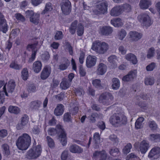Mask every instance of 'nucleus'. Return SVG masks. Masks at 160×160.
Listing matches in <instances>:
<instances>
[{"label":"nucleus","instance_id":"f257e3e1","mask_svg":"<svg viewBox=\"0 0 160 160\" xmlns=\"http://www.w3.org/2000/svg\"><path fill=\"white\" fill-rule=\"evenodd\" d=\"M31 142V138L27 133H23L20 136L16 142V145L20 150H25L29 147Z\"/></svg>","mask_w":160,"mask_h":160},{"label":"nucleus","instance_id":"f03ea898","mask_svg":"<svg viewBox=\"0 0 160 160\" xmlns=\"http://www.w3.org/2000/svg\"><path fill=\"white\" fill-rule=\"evenodd\" d=\"M109 121L113 126L118 127L126 124L127 122V118L123 114L116 113L110 117Z\"/></svg>","mask_w":160,"mask_h":160},{"label":"nucleus","instance_id":"7ed1b4c3","mask_svg":"<svg viewBox=\"0 0 160 160\" xmlns=\"http://www.w3.org/2000/svg\"><path fill=\"white\" fill-rule=\"evenodd\" d=\"M109 48L108 45L104 42L96 41L93 42L92 49L97 53L100 54L105 53Z\"/></svg>","mask_w":160,"mask_h":160},{"label":"nucleus","instance_id":"20e7f679","mask_svg":"<svg viewBox=\"0 0 160 160\" xmlns=\"http://www.w3.org/2000/svg\"><path fill=\"white\" fill-rule=\"evenodd\" d=\"M42 151V149L40 145L33 146L28 151L27 157L29 159L36 158L41 155Z\"/></svg>","mask_w":160,"mask_h":160},{"label":"nucleus","instance_id":"39448f33","mask_svg":"<svg viewBox=\"0 0 160 160\" xmlns=\"http://www.w3.org/2000/svg\"><path fill=\"white\" fill-rule=\"evenodd\" d=\"M138 20L141 24L146 27H149L152 23L150 17L147 14L142 13L139 15L137 17Z\"/></svg>","mask_w":160,"mask_h":160},{"label":"nucleus","instance_id":"423d86ee","mask_svg":"<svg viewBox=\"0 0 160 160\" xmlns=\"http://www.w3.org/2000/svg\"><path fill=\"white\" fill-rule=\"evenodd\" d=\"M113 98L111 94L108 92H105L102 93L100 96L99 101L100 103L108 105L112 103Z\"/></svg>","mask_w":160,"mask_h":160},{"label":"nucleus","instance_id":"0eeeda50","mask_svg":"<svg viewBox=\"0 0 160 160\" xmlns=\"http://www.w3.org/2000/svg\"><path fill=\"white\" fill-rule=\"evenodd\" d=\"M108 4L105 1H103L100 3L96 5V9L93 11L96 14H104L107 11Z\"/></svg>","mask_w":160,"mask_h":160},{"label":"nucleus","instance_id":"6e6552de","mask_svg":"<svg viewBox=\"0 0 160 160\" xmlns=\"http://www.w3.org/2000/svg\"><path fill=\"white\" fill-rule=\"evenodd\" d=\"M57 128L60 133L59 135V139L60 143L63 146H66L67 144L66 134L62 126L60 125H58Z\"/></svg>","mask_w":160,"mask_h":160},{"label":"nucleus","instance_id":"1a4fd4ad","mask_svg":"<svg viewBox=\"0 0 160 160\" xmlns=\"http://www.w3.org/2000/svg\"><path fill=\"white\" fill-rule=\"evenodd\" d=\"M15 87V83L12 80L10 81L7 84H6L3 86V89L6 96H9V95L8 94V92L11 93L13 91Z\"/></svg>","mask_w":160,"mask_h":160},{"label":"nucleus","instance_id":"9d476101","mask_svg":"<svg viewBox=\"0 0 160 160\" xmlns=\"http://www.w3.org/2000/svg\"><path fill=\"white\" fill-rule=\"evenodd\" d=\"M160 156V148L159 147H155L152 148L150 151L148 157L152 160H154L159 158Z\"/></svg>","mask_w":160,"mask_h":160},{"label":"nucleus","instance_id":"9b49d317","mask_svg":"<svg viewBox=\"0 0 160 160\" xmlns=\"http://www.w3.org/2000/svg\"><path fill=\"white\" fill-rule=\"evenodd\" d=\"M128 35L131 42H136L142 38V34L136 31H132L129 32Z\"/></svg>","mask_w":160,"mask_h":160},{"label":"nucleus","instance_id":"f8f14e48","mask_svg":"<svg viewBox=\"0 0 160 160\" xmlns=\"http://www.w3.org/2000/svg\"><path fill=\"white\" fill-rule=\"evenodd\" d=\"M61 8L63 14L66 15L69 14L71 10V3L68 0H66L62 3Z\"/></svg>","mask_w":160,"mask_h":160},{"label":"nucleus","instance_id":"ddd939ff","mask_svg":"<svg viewBox=\"0 0 160 160\" xmlns=\"http://www.w3.org/2000/svg\"><path fill=\"white\" fill-rule=\"evenodd\" d=\"M107 155L104 150L96 151L93 153V158L96 160H105Z\"/></svg>","mask_w":160,"mask_h":160},{"label":"nucleus","instance_id":"4468645a","mask_svg":"<svg viewBox=\"0 0 160 160\" xmlns=\"http://www.w3.org/2000/svg\"><path fill=\"white\" fill-rule=\"evenodd\" d=\"M107 69L106 65L103 63L100 62L97 66L96 72L98 75H102L106 72Z\"/></svg>","mask_w":160,"mask_h":160},{"label":"nucleus","instance_id":"2eb2a0df","mask_svg":"<svg viewBox=\"0 0 160 160\" xmlns=\"http://www.w3.org/2000/svg\"><path fill=\"white\" fill-rule=\"evenodd\" d=\"M97 57L95 56L89 55L87 57L86 65L87 67L90 68L94 66L96 63Z\"/></svg>","mask_w":160,"mask_h":160},{"label":"nucleus","instance_id":"dca6fc26","mask_svg":"<svg viewBox=\"0 0 160 160\" xmlns=\"http://www.w3.org/2000/svg\"><path fill=\"white\" fill-rule=\"evenodd\" d=\"M137 71L136 70L130 72L128 74L124 76L122 79L123 81L129 82L132 81L136 76Z\"/></svg>","mask_w":160,"mask_h":160},{"label":"nucleus","instance_id":"f3484780","mask_svg":"<svg viewBox=\"0 0 160 160\" xmlns=\"http://www.w3.org/2000/svg\"><path fill=\"white\" fill-rule=\"evenodd\" d=\"M150 147L149 142L145 141L143 140L140 144L139 149L142 153H145L148 150Z\"/></svg>","mask_w":160,"mask_h":160},{"label":"nucleus","instance_id":"a211bd4d","mask_svg":"<svg viewBox=\"0 0 160 160\" xmlns=\"http://www.w3.org/2000/svg\"><path fill=\"white\" fill-rule=\"evenodd\" d=\"M69 61L66 58H62L59 65L58 68L61 70L66 69L70 64Z\"/></svg>","mask_w":160,"mask_h":160},{"label":"nucleus","instance_id":"6ab92c4d","mask_svg":"<svg viewBox=\"0 0 160 160\" xmlns=\"http://www.w3.org/2000/svg\"><path fill=\"white\" fill-rule=\"evenodd\" d=\"M123 12L122 8L120 6L113 7L111 10L110 15L113 16H118Z\"/></svg>","mask_w":160,"mask_h":160},{"label":"nucleus","instance_id":"aec40b11","mask_svg":"<svg viewBox=\"0 0 160 160\" xmlns=\"http://www.w3.org/2000/svg\"><path fill=\"white\" fill-rule=\"evenodd\" d=\"M28 118L27 115H24L21 118V123L17 126V128L19 130L23 128L28 123Z\"/></svg>","mask_w":160,"mask_h":160},{"label":"nucleus","instance_id":"412c9836","mask_svg":"<svg viewBox=\"0 0 160 160\" xmlns=\"http://www.w3.org/2000/svg\"><path fill=\"white\" fill-rule=\"evenodd\" d=\"M112 28L109 26H104L100 28L99 32L103 35H108L112 32Z\"/></svg>","mask_w":160,"mask_h":160},{"label":"nucleus","instance_id":"4be33fe9","mask_svg":"<svg viewBox=\"0 0 160 160\" xmlns=\"http://www.w3.org/2000/svg\"><path fill=\"white\" fill-rule=\"evenodd\" d=\"M69 150L70 152L73 153H81L83 151V149L81 148L75 144L70 145Z\"/></svg>","mask_w":160,"mask_h":160},{"label":"nucleus","instance_id":"5701e85b","mask_svg":"<svg viewBox=\"0 0 160 160\" xmlns=\"http://www.w3.org/2000/svg\"><path fill=\"white\" fill-rule=\"evenodd\" d=\"M151 4V0H140L139 6L141 9L145 10L148 8Z\"/></svg>","mask_w":160,"mask_h":160},{"label":"nucleus","instance_id":"b1692460","mask_svg":"<svg viewBox=\"0 0 160 160\" xmlns=\"http://www.w3.org/2000/svg\"><path fill=\"white\" fill-rule=\"evenodd\" d=\"M64 106L62 104H58L55 108L54 111V114L56 116L62 115L64 112Z\"/></svg>","mask_w":160,"mask_h":160},{"label":"nucleus","instance_id":"393cba45","mask_svg":"<svg viewBox=\"0 0 160 160\" xmlns=\"http://www.w3.org/2000/svg\"><path fill=\"white\" fill-rule=\"evenodd\" d=\"M51 72V68H49L46 67L42 70L41 75V78L42 79L44 80L47 78Z\"/></svg>","mask_w":160,"mask_h":160},{"label":"nucleus","instance_id":"a878e982","mask_svg":"<svg viewBox=\"0 0 160 160\" xmlns=\"http://www.w3.org/2000/svg\"><path fill=\"white\" fill-rule=\"evenodd\" d=\"M125 58L134 64H136L137 63L138 61L136 56L132 53H129L127 54L125 56Z\"/></svg>","mask_w":160,"mask_h":160},{"label":"nucleus","instance_id":"bb28decb","mask_svg":"<svg viewBox=\"0 0 160 160\" xmlns=\"http://www.w3.org/2000/svg\"><path fill=\"white\" fill-rule=\"evenodd\" d=\"M42 67L41 62L40 61H36L33 64L32 69L35 72L38 73L41 70Z\"/></svg>","mask_w":160,"mask_h":160},{"label":"nucleus","instance_id":"cd10ccee","mask_svg":"<svg viewBox=\"0 0 160 160\" xmlns=\"http://www.w3.org/2000/svg\"><path fill=\"white\" fill-rule=\"evenodd\" d=\"M108 61L111 63L112 68H115L117 67V61H118V58L115 55H112L109 57Z\"/></svg>","mask_w":160,"mask_h":160},{"label":"nucleus","instance_id":"c85d7f7f","mask_svg":"<svg viewBox=\"0 0 160 160\" xmlns=\"http://www.w3.org/2000/svg\"><path fill=\"white\" fill-rule=\"evenodd\" d=\"M111 23L112 25L116 27H121L123 24L121 19L119 18H114L111 20Z\"/></svg>","mask_w":160,"mask_h":160},{"label":"nucleus","instance_id":"c756f323","mask_svg":"<svg viewBox=\"0 0 160 160\" xmlns=\"http://www.w3.org/2000/svg\"><path fill=\"white\" fill-rule=\"evenodd\" d=\"M71 83L67 79H63L60 84V87L62 89L66 90L69 88Z\"/></svg>","mask_w":160,"mask_h":160},{"label":"nucleus","instance_id":"7c9ffc66","mask_svg":"<svg viewBox=\"0 0 160 160\" xmlns=\"http://www.w3.org/2000/svg\"><path fill=\"white\" fill-rule=\"evenodd\" d=\"M40 15L38 13H34V14L30 17V21L32 23L37 24L39 21Z\"/></svg>","mask_w":160,"mask_h":160},{"label":"nucleus","instance_id":"2f4dec72","mask_svg":"<svg viewBox=\"0 0 160 160\" xmlns=\"http://www.w3.org/2000/svg\"><path fill=\"white\" fill-rule=\"evenodd\" d=\"M127 35V32L126 31L122 29L118 31L117 35V37L120 40H123Z\"/></svg>","mask_w":160,"mask_h":160},{"label":"nucleus","instance_id":"473e14b6","mask_svg":"<svg viewBox=\"0 0 160 160\" xmlns=\"http://www.w3.org/2000/svg\"><path fill=\"white\" fill-rule=\"evenodd\" d=\"M8 110L10 113L18 114L20 112V109L17 107L11 105L8 107Z\"/></svg>","mask_w":160,"mask_h":160},{"label":"nucleus","instance_id":"72a5a7b5","mask_svg":"<svg viewBox=\"0 0 160 160\" xmlns=\"http://www.w3.org/2000/svg\"><path fill=\"white\" fill-rule=\"evenodd\" d=\"M112 87L113 89L117 90L120 87V83L119 80L116 78H114L112 79Z\"/></svg>","mask_w":160,"mask_h":160},{"label":"nucleus","instance_id":"f704fd0d","mask_svg":"<svg viewBox=\"0 0 160 160\" xmlns=\"http://www.w3.org/2000/svg\"><path fill=\"white\" fill-rule=\"evenodd\" d=\"M149 136V140L152 142H157L160 141V134H152Z\"/></svg>","mask_w":160,"mask_h":160},{"label":"nucleus","instance_id":"c9c22d12","mask_svg":"<svg viewBox=\"0 0 160 160\" xmlns=\"http://www.w3.org/2000/svg\"><path fill=\"white\" fill-rule=\"evenodd\" d=\"M144 120V118L142 117L138 118L135 123V128L138 129L142 128L143 127V122Z\"/></svg>","mask_w":160,"mask_h":160},{"label":"nucleus","instance_id":"e433bc0d","mask_svg":"<svg viewBox=\"0 0 160 160\" xmlns=\"http://www.w3.org/2000/svg\"><path fill=\"white\" fill-rule=\"evenodd\" d=\"M42 102L40 101H34L30 104V107L33 109H38L40 107Z\"/></svg>","mask_w":160,"mask_h":160},{"label":"nucleus","instance_id":"4c0bfd02","mask_svg":"<svg viewBox=\"0 0 160 160\" xmlns=\"http://www.w3.org/2000/svg\"><path fill=\"white\" fill-rule=\"evenodd\" d=\"M78 23V21H74L72 23L69 28V31L72 34H74L75 32Z\"/></svg>","mask_w":160,"mask_h":160},{"label":"nucleus","instance_id":"58836bf2","mask_svg":"<svg viewBox=\"0 0 160 160\" xmlns=\"http://www.w3.org/2000/svg\"><path fill=\"white\" fill-rule=\"evenodd\" d=\"M8 26L6 23V21L0 23V31L4 33H6L8 30Z\"/></svg>","mask_w":160,"mask_h":160},{"label":"nucleus","instance_id":"ea45409f","mask_svg":"<svg viewBox=\"0 0 160 160\" xmlns=\"http://www.w3.org/2000/svg\"><path fill=\"white\" fill-rule=\"evenodd\" d=\"M2 148L3 153L6 155H8L10 154L9 147L7 144H4L2 146Z\"/></svg>","mask_w":160,"mask_h":160},{"label":"nucleus","instance_id":"a19ab883","mask_svg":"<svg viewBox=\"0 0 160 160\" xmlns=\"http://www.w3.org/2000/svg\"><path fill=\"white\" fill-rule=\"evenodd\" d=\"M78 111V107L75 104H73L71 105L70 108L69 109L70 112L72 115H74L77 113Z\"/></svg>","mask_w":160,"mask_h":160},{"label":"nucleus","instance_id":"79ce46f5","mask_svg":"<svg viewBox=\"0 0 160 160\" xmlns=\"http://www.w3.org/2000/svg\"><path fill=\"white\" fill-rule=\"evenodd\" d=\"M52 9V4L50 2L47 3L45 6V8L42 12V14H44L48 12L51 11Z\"/></svg>","mask_w":160,"mask_h":160},{"label":"nucleus","instance_id":"37998d69","mask_svg":"<svg viewBox=\"0 0 160 160\" xmlns=\"http://www.w3.org/2000/svg\"><path fill=\"white\" fill-rule=\"evenodd\" d=\"M92 83L93 85L96 88L100 89L102 87L101 81L99 79H95L92 80Z\"/></svg>","mask_w":160,"mask_h":160},{"label":"nucleus","instance_id":"c03bdc74","mask_svg":"<svg viewBox=\"0 0 160 160\" xmlns=\"http://www.w3.org/2000/svg\"><path fill=\"white\" fill-rule=\"evenodd\" d=\"M155 49L154 48L152 47L149 48L147 51V57L148 58H151L155 55Z\"/></svg>","mask_w":160,"mask_h":160},{"label":"nucleus","instance_id":"a18cd8bd","mask_svg":"<svg viewBox=\"0 0 160 160\" xmlns=\"http://www.w3.org/2000/svg\"><path fill=\"white\" fill-rule=\"evenodd\" d=\"M28 72L27 68H24L22 72V78L24 80H26L28 77Z\"/></svg>","mask_w":160,"mask_h":160},{"label":"nucleus","instance_id":"49530a36","mask_svg":"<svg viewBox=\"0 0 160 160\" xmlns=\"http://www.w3.org/2000/svg\"><path fill=\"white\" fill-rule=\"evenodd\" d=\"M154 82V78L153 77H147L145 80V83L146 85H152Z\"/></svg>","mask_w":160,"mask_h":160},{"label":"nucleus","instance_id":"de8ad7c7","mask_svg":"<svg viewBox=\"0 0 160 160\" xmlns=\"http://www.w3.org/2000/svg\"><path fill=\"white\" fill-rule=\"evenodd\" d=\"M148 125L152 130H155L158 128L157 125L154 121H149L148 122Z\"/></svg>","mask_w":160,"mask_h":160},{"label":"nucleus","instance_id":"09e8293b","mask_svg":"<svg viewBox=\"0 0 160 160\" xmlns=\"http://www.w3.org/2000/svg\"><path fill=\"white\" fill-rule=\"evenodd\" d=\"M37 90L35 85L34 84H31L28 86L27 90L29 93L35 92Z\"/></svg>","mask_w":160,"mask_h":160},{"label":"nucleus","instance_id":"8fccbe9b","mask_svg":"<svg viewBox=\"0 0 160 160\" xmlns=\"http://www.w3.org/2000/svg\"><path fill=\"white\" fill-rule=\"evenodd\" d=\"M63 35L61 31H57L56 32L54 38L56 40H59L62 38Z\"/></svg>","mask_w":160,"mask_h":160},{"label":"nucleus","instance_id":"3c124183","mask_svg":"<svg viewBox=\"0 0 160 160\" xmlns=\"http://www.w3.org/2000/svg\"><path fill=\"white\" fill-rule=\"evenodd\" d=\"M132 148V145L130 143H128L122 150L124 154H127L130 151Z\"/></svg>","mask_w":160,"mask_h":160},{"label":"nucleus","instance_id":"603ef678","mask_svg":"<svg viewBox=\"0 0 160 160\" xmlns=\"http://www.w3.org/2000/svg\"><path fill=\"white\" fill-rule=\"evenodd\" d=\"M38 43L37 41H35V43L33 44H29L27 48L28 49H31L32 50V52H37V46Z\"/></svg>","mask_w":160,"mask_h":160},{"label":"nucleus","instance_id":"864d4df0","mask_svg":"<svg viewBox=\"0 0 160 160\" xmlns=\"http://www.w3.org/2000/svg\"><path fill=\"white\" fill-rule=\"evenodd\" d=\"M84 32V27L82 24L80 23L78 24L77 29V33L78 36H81L82 35Z\"/></svg>","mask_w":160,"mask_h":160},{"label":"nucleus","instance_id":"5fc2aeb1","mask_svg":"<svg viewBox=\"0 0 160 160\" xmlns=\"http://www.w3.org/2000/svg\"><path fill=\"white\" fill-rule=\"evenodd\" d=\"M41 131L40 127L39 126H34L32 129V133L34 134H38Z\"/></svg>","mask_w":160,"mask_h":160},{"label":"nucleus","instance_id":"6e6d98bb","mask_svg":"<svg viewBox=\"0 0 160 160\" xmlns=\"http://www.w3.org/2000/svg\"><path fill=\"white\" fill-rule=\"evenodd\" d=\"M47 139L49 146L51 148L55 146V143L53 140L49 136L47 137Z\"/></svg>","mask_w":160,"mask_h":160},{"label":"nucleus","instance_id":"4d7b16f0","mask_svg":"<svg viewBox=\"0 0 160 160\" xmlns=\"http://www.w3.org/2000/svg\"><path fill=\"white\" fill-rule=\"evenodd\" d=\"M100 134L98 132L95 133L93 136V139L95 144H98L100 143Z\"/></svg>","mask_w":160,"mask_h":160},{"label":"nucleus","instance_id":"13d9d810","mask_svg":"<svg viewBox=\"0 0 160 160\" xmlns=\"http://www.w3.org/2000/svg\"><path fill=\"white\" fill-rule=\"evenodd\" d=\"M50 55L49 52H45L41 55L42 59L43 61H47L50 58Z\"/></svg>","mask_w":160,"mask_h":160},{"label":"nucleus","instance_id":"bf43d9fd","mask_svg":"<svg viewBox=\"0 0 160 160\" xmlns=\"http://www.w3.org/2000/svg\"><path fill=\"white\" fill-rule=\"evenodd\" d=\"M120 6L121 8H122L123 12L124 11L128 12L130 11L131 9V6L128 4H124Z\"/></svg>","mask_w":160,"mask_h":160},{"label":"nucleus","instance_id":"052dcab7","mask_svg":"<svg viewBox=\"0 0 160 160\" xmlns=\"http://www.w3.org/2000/svg\"><path fill=\"white\" fill-rule=\"evenodd\" d=\"M118 149L117 148H112L109 151L110 154L114 156H115L119 153Z\"/></svg>","mask_w":160,"mask_h":160},{"label":"nucleus","instance_id":"680f3d73","mask_svg":"<svg viewBox=\"0 0 160 160\" xmlns=\"http://www.w3.org/2000/svg\"><path fill=\"white\" fill-rule=\"evenodd\" d=\"M10 67L11 68L15 69H19L22 68V66L18 65L15 62H12L10 65Z\"/></svg>","mask_w":160,"mask_h":160},{"label":"nucleus","instance_id":"e2e57ef3","mask_svg":"<svg viewBox=\"0 0 160 160\" xmlns=\"http://www.w3.org/2000/svg\"><path fill=\"white\" fill-rule=\"evenodd\" d=\"M20 30L19 29H15L12 30L11 32L10 36L11 37H16L20 33Z\"/></svg>","mask_w":160,"mask_h":160},{"label":"nucleus","instance_id":"0e129e2a","mask_svg":"<svg viewBox=\"0 0 160 160\" xmlns=\"http://www.w3.org/2000/svg\"><path fill=\"white\" fill-rule=\"evenodd\" d=\"M155 67V63L154 62H152L146 67V69L148 71H152L153 70Z\"/></svg>","mask_w":160,"mask_h":160},{"label":"nucleus","instance_id":"69168bd1","mask_svg":"<svg viewBox=\"0 0 160 160\" xmlns=\"http://www.w3.org/2000/svg\"><path fill=\"white\" fill-rule=\"evenodd\" d=\"M68 151L67 150L64 151L61 154V159L62 160H66L68 157Z\"/></svg>","mask_w":160,"mask_h":160},{"label":"nucleus","instance_id":"338daca9","mask_svg":"<svg viewBox=\"0 0 160 160\" xmlns=\"http://www.w3.org/2000/svg\"><path fill=\"white\" fill-rule=\"evenodd\" d=\"M97 115L96 113H92V115L88 117V118L90 120L91 122H94L96 121V118L97 117Z\"/></svg>","mask_w":160,"mask_h":160},{"label":"nucleus","instance_id":"774afa93","mask_svg":"<svg viewBox=\"0 0 160 160\" xmlns=\"http://www.w3.org/2000/svg\"><path fill=\"white\" fill-rule=\"evenodd\" d=\"M48 134L51 135H54L57 133V130L53 128H49L48 131Z\"/></svg>","mask_w":160,"mask_h":160}]
</instances>
